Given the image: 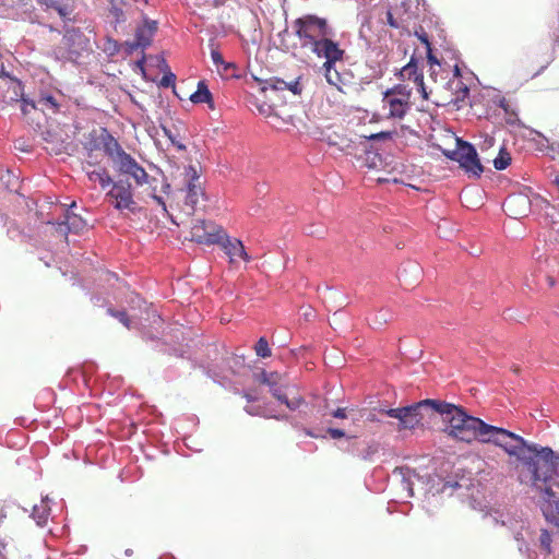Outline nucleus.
I'll list each match as a JSON object with an SVG mask.
<instances>
[{
    "label": "nucleus",
    "instance_id": "2eb2a0df",
    "mask_svg": "<svg viewBox=\"0 0 559 559\" xmlns=\"http://www.w3.org/2000/svg\"><path fill=\"white\" fill-rule=\"evenodd\" d=\"M225 254L229 259V263L235 264L238 260H242L243 262H249L251 260L250 255L247 253L245 246L241 240L237 238H230L225 231V237L222 239V242H218Z\"/></svg>",
    "mask_w": 559,
    "mask_h": 559
},
{
    "label": "nucleus",
    "instance_id": "6e6d98bb",
    "mask_svg": "<svg viewBox=\"0 0 559 559\" xmlns=\"http://www.w3.org/2000/svg\"><path fill=\"white\" fill-rule=\"evenodd\" d=\"M546 277H547V280L549 281V285H550V286H552V285H554V281H552V278H551L549 275H547Z\"/></svg>",
    "mask_w": 559,
    "mask_h": 559
},
{
    "label": "nucleus",
    "instance_id": "603ef678",
    "mask_svg": "<svg viewBox=\"0 0 559 559\" xmlns=\"http://www.w3.org/2000/svg\"><path fill=\"white\" fill-rule=\"evenodd\" d=\"M306 433H307L308 436L312 437V438H319V436H318V435H316V433L311 432L310 430H307V432H306Z\"/></svg>",
    "mask_w": 559,
    "mask_h": 559
},
{
    "label": "nucleus",
    "instance_id": "3c124183",
    "mask_svg": "<svg viewBox=\"0 0 559 559\" xmlns=\"http://www.w3.org/2000/svg\"><path fill=\"white\" fill-rule=\"evenodd\" d=\"M162 321L160 317L159 316H154L153 318V323H159Z\"/></svg>",
    "mask_w": 559,
    "mask_h": 559
},
{
    "label": "nucleus",
    "instance_id": "a211bd4d",
    "mask_svg": "<svg viewBox=\"0 0 559 559\" xmlns=\"http://www.w3.org/2000/svg\"><path fill=\"white\" fill-rule=\"evenodd\" d=\"M400 75L403 80L413 81L417 86L418 92L421 93L423 98H428V94L426 92L424 83V75L421 72L418 71V68L416 63H414L413 59L401 69Z\"/></svg>",
    "mask_w": 559,
    "mask_h": 559
},
{
    "label": "nucleus",
    "instance_id": "473e14b6",
    "mask_svg": "<svg viewBox=\"0 0 559 559\" xmlns=\"http://www.w3.org/2000/svg\"><path fill=\"white\" fill-rule=\"evenodd\" d=\"M37 106L41 110L50 109L52 112H55L58 109V104L56 99L50 95L40 97L37 102Z\"/></svg>",
    "mask_w": 559,
    "mask_h": 559
},
{
    "label": "nucleus",
    "instance_id": "4be33fe9",
    "mask_svg": "<svg viewBox=\"0 0 559 559\" xmlns=\"http://www.w3.org/2000/svg\"><path fill=\"white\" fill-rule=\"evenodd\" d=\"M189 99L193 104H207L210 109H215L213 95L204 81L198 83L197 91L190 95Z\"/></svg>",
    "mask_w": 559,
    "mask_h": 559
},
{
    "label": "nucleus",
    "instance_id": "9b49d317",
    "mask_svg": "<svg viewBox=\"0 0 559 559\" xmlns=\"http://www.w3.org/2000/svg\"><path fill=\"white\" fill-rule=\"evenodd\" d=\"M88 40L79 29H68L61 41L60 49L66 52L61 55L62 58L74 61L80 57L81 52L87 49Z\"/></svg>",
    "mask_w": 559,
    "mask_h": 559
},
{
    "label": "nucleus",
    "instance_id": "a19ab883",
    "mask_svg": "<svg viewBox=\"0 0 559 559\" xmlns=\"http://www.w3.org/2000/svg\"><path fill=\"white\" fill-rule=\"evenodd\" d=\"M307 234L310 236L321 237L324 234V228H323V226H319L317 228H313V226H310L307 229Z\"/></svg>",
    "mask_w": 559,
    "mask_h": 559
},
{
    "label": "nucleus",
    "instance_id": "20e7f679",
    "mask_svg": "<svg viewBox=\"0 0 559 559\" xmlns=\"http://www.w3.org/2000/svg\"><path fill=\"white\" fill-rule=\"evenodd\" d=\"M295 34L300 47L308 50L325 36H334L333 28L328 21L317 15L307 14L296 19L293 23Z\"/></svg>",
    "mask_w": 559,
    "mask_h": 559
},
{
    "label": "nucleus",
    "instance_id": "412c9836",
    "mask_svg": "<svg viewBox=\"0 0 559 559\" xmlns=\"http://www.w3.org/2000/svg\"><path fill=\"white\" fill-rule=\"evenodd\" d=\"M75 206V202H72L70 209L66 212V222L59 224L60 227L64 226L66 233H80L86 227L85 219L72 212V209Z\"/></svg>",
    "mask_w": 559,
    "mask_h": 559
},
{
    "label": "nucleus",
    "instance_id": "393cba45",
    "mask_svg": "<svg viewBox=\"0 0 559 559\" xmlns=\"http://www.w3.org/2000/svg\"><path fill=\"white\" fill-rule=\"evenodd\" d=\"M49 511L48 497L43 499L40 504L34 506L32 516L36 521L37 525L44 526L47 523Z\"/></svg>",
    "mask_w": 559,
    "mask_h": 559
},
{
    "label": "nucleus",
    "instance_id": "39448f33",
    "mask_svg": "<svg viewBox=\"0 0 559 559\" xmlns=\"http://www.w3.org/2000/svg\"><path fill=\"white\" fill-rule=\"evenodd\" d=\"M105 151L120 174L133 178L138 186L147 182L148 175L145 169L130 154L124 152L115 139L110 138L109 142L105 144Z\"/></svg>",
    "mask_w": 559,
    "mask_h": 559
},
{
    "label": "nucleus",
    "instance_id": "5fc2aeb1",
    "mask_svg": "<svg viewBox=\"0 0 559 559\" xmlns=\"http://www.w3.org/2000/svg\"><path fill=\"white\" fill-rule=\"evenodd\" d=\"M176 146L179 148V150H185L186 146L181 143H176Z\"/></svg>",
    "mask_w": 559,
    "mask_h": 559
},
{
    "label": "nucleus",
    "instance_id": "bf43d9fd",
    "mask_svg": "<svg viewBox=\"0 0 559 559\" xmlns=\"http://www.w3.org/2000/svg\"><path fill=\"white\" fill-rule=\"evenodd\" d=\"M165 133L168 135V139H170L174 142V140L171 139V135H169L167 131H165Z\"/></svg>",
    "mask_w": 559,
    "mask_h": 559
},
{
    "label": "nucleus",
    "instance_id": "a878e982",
    "mask_svg": "<svg viewBox=\"0 0 559 559\" xmlns=\"http://www.w3.org/2000/svg\"><path fill=\"white\" fill-rule=\"evenodd\" d=\"M86 174L90 181L98 182L103 189L114 183L108 173L103 168L93 169L91 171H87Z\"/></svg>",
    "mask_w": 559,
    "mask_h": 559
},
{
    "label": "nucleus",
    "instance_id": "c756f323",
    "mask_svg": "<svg viewBox=\"0 0 559 559\" xmlns=\"http://www.w3.org/2000/svg\"><path fill=\"white\" fill-rule=\"evenodd\" d=\"M47 8L55 9L61 17H67L70 14L68 5H63L60 0H38Z\"/></svg>",
    "mask_w": 559,
    "mask_h": 559
},
{
    "label": "nucleus",
    "instance_id": "7ed1b4c3",
    "mask_svg": "<svg viewBox=\"0 0 559 559\" xmlns=\"http://www.w3.org/2000/svg\"><path fill=\"white\" fill-rule=\"evenodd\" d=\"M253 380L260 384L266 385L270 393L290 411L298 409L305 400L299 394H293L296 385L290 383L287 373L278 371H265L253 373Z\"/></svg>",
    "mask_w": 559,
    "mask_h": 559
},
{
    "label": "nucleus",
    "instance_id": "6e6552de",
    "mask_svg": "<svg viewBox=\"0 0 559 559\" xmlns=\"http://www.w3.org/2000/svg\"><path fill=\"white\" fill-rule=\"evenodd\" d=\"M440 401L423 400L409 406L402 407L399 429H414L430 418L435 413L438 414Z\"/></svg>",
    "mask_w": 559,
    "mask_h": 559
},
{
    "label": "nucleus",
    "instance_id": "79ce46f5",
    "mask_svg": "<svg viewBox=\"0 0 559 559\" xmlns=\"http://www.w3.org/2000/svg\"><path fill=\"white\" fill-rule=\"evenodd\" d=\"M242 396L247 400L248 403L258 401V395L251 390H245L242 392Z\"/></svg>",
    "mask_w": 559,
    "mask_h": 559
},
{
    "label": "nucleus",
    "instance_id": "f704fd0d",
    "mask_svg": "<svg viewBox=\"0 0 559 559\" xmlns=\"http://www.w3.org/2000/svg\"><path fill=\"white\" fill-rule=\"evenodd\" d=\"M108 313L117 318L126 328L130 329V320L124 311H114L112 309H108Z\"/></svg>",
    "mask_w": 559,
    "mask_h": 559
},
{
    "label": "nucleus",
    "instance_id": "c9c22d12",
    "mask_svg": "<svg viewBox=\"0 0 559 559\" xmlns=\"http://www.w3.org/2000/svg\"><path fill=\"white\" fill-rule=\"evenodd\" d=\"M175 81H176V75L171 72H168L166 74L163 75L160 82H159V85L162 87H169V86H174L175 85Z\"/></svg>",
    "mask_w": 559,
    "mask_h": 559
},
{
    "label": "nucleus",
    "instance_id": "6ab92c4d",
    "mask_svg": "<svg viewBox=\"0 0 559 559\" xmlns=\"http://www.w3.org/2000/svg\"><path fill=\"white\" fill-rule=\"evenodd\" d=\"M423 274L421 266L414 261L406 262L399 271V278L405 285L416 284Z\"/></svg>",
    "mask_w": 559,
    "mask_h": 559
},
{
    "label": "nucleus",
    "instance_id": "4d7b16f0",
    "mask_svg": "<svg viewBox=\"0 0 559 559\" xmlns=\"http://www.w3.org/2000/svg\"><path fill=\"white\" fill-rule=\"evenodd\" d=\"M516 121V118H510V123H514Z\"/></svg>",
    "mask_w": 559,
    "mask_h": 559
},
{
    "label": "nucleus",
    "instance_id": "864d4df0",
    "mask_svg": "<svg viewBox=\"0 0 559 559\" xmlns=\"http://www.w3.org/2000/svg\"><path fill=\"white\" fill-rule=\"evenodd\" d=\"M454 74H455L456 76H459V75H460V69H459V67H457V66H455V68H454Z\"/></svg>",
    "mask_w": 559,
    "mask_h": 559
},
{
    "label": "nucleus",
    "instance_id": "7c9ffc66",
    "mask_svg": "<svg viewBox=\"0 0 559 559\" xmlns=\"http://www.w3.org/2000/svg\"><path fill=\"white\" fill-rule=\"evenodd\" d=\"M511 163V156L503 148L500 150L499 155L493 159V166L498 170L506 169Z\"/></svg>",
    "mask_w": 559,
    "mask_h": 559
},
{
    "label": "nucleus",
    "instance_id": "09e8293b",
    "mask_svg": "<svg viewBox=\"0 0 559 559\" xmlns=\"http://www.w3.org/2000/svg\"><path fill=\"white\" fill-rule=\"evenodd\" d=\"M419 39L425 43L427 45V47H429V41H428V38L426 35H418ZM430 50V48H428Z\"/></svg>",
    "mask_w": 559,
    "mask_h": 559
},
{
    "label": "nucleus",
    "instance_id": "37998d69",
    "mask_svg": "<svg viewBox=\"0 0 559 559\" xmlns=\"http://www.w3.org/2000/svg\"><path fill=\"white\" fill-rule=\"evenodd\" d=\"M38 106L35 105L33 102H27L26 99H23L22 111L24 115L28 114L31 109H35Z\"/></svg>",
    "mask_w": 559,
    "mask_h": 559
},
{
    "label": "nucleus",
    "instance_id": "9d476101",
    "mask_svg": "<svg viewBox=\"0 0 559 559\" xmlns=\"http://www.w3.org/2000/svg\"><path fill=\"white\" fill-rule=\"evenodd\" d=\"M224 237V228L212 221L197 219L191 227V240L200 245H216Z\"/></svg>",
    "mask_w": 559,
    "mask_h": 559
},
{
    "label": "nucleus",
    "instance_id": "49530a36",
    "mask_svg": "<svg viewBox=\"0 0 559 559\" xmlns=\"http://www.w3.org/2000/svg\"><path fill=\"white\" fill-rule=\"evenodd\" d=\"M386 20H388V24L392 27H399V24L396 23V21L393 19V15L390 11H388L386 13Z\"/></svg>",
    "mask_w": 559,
    "mask_h": 559
},
{
    "label": "nucleus",
    "instance_id": "4c0bfd02",
    "mask_svg": "<svg viewBox=\"0 0 559 559\" xmlns=\"http://www.w3.org/2000/svg\"><path fill=\"white\" fill-rule=\"evenodd\" d=\"M381 413L385 414L386 416L391 418H395L400 421L402 407L399 408H388V409H381Z\"/></svg>",
    "mask_w": 559,
    "mask_h": 559
},
{
    "label": "nucleus",
    "instance_id": "0eeeda50",
    "mask_svg": "<svg viewBox=\"0 0 559 559\" xmlns=\"http://www.w3.org/2000/svg\"><path fill=\"white\" fill-rule=\"evenodd\" d=\"M412 88L405 84H397L383 93V108L393 119H403L412 108Z\"/></svg>",
    "mask_w": 559,
    "mask_h": 559
},
{
    "label": "nucleus",
    "instance_id": "de8ad7c7",
    "mask_svg": "<svg viewBox=\"0 0 559 559\" xmlns=\"http://www.w3.org/2000/svg\"><path fill=\"white\" fill-rule=\"evenodd\" d=\"M153 199L156 201V203H157L158 205H160V206H162V209H163L164 211H166V203H165V201H164V199H163L162 197L153 195Z\"/></svg>",
    "mask_w": 559,
    "mask_h": 559
},
{
    "label": "nucleus",
    "instance_id": "13d9d810",
    "mask_svg": "<svg viewBox=\"0 0 559 559\" xmlns=\"http://www.w3.org/2000/svg\"><path fill=\"white\" fill-rule=\"evenodd\" d=\"M311 316L310 312H305V317L308 319Z\"/></svg>",
    "mask_w": 559,
    "mask_h": 559
},
{
    "label": "nucleus",
    "instance_id": "58836bf2",
    "mask_svg": "<svg viewBox=\"0 0 559 559\" xmlns=\"http://www.w3.org/2000/svg\"><path fill=\"white\" fill-rule=\"evenodd\" d=\"M110 13L114 16L116 23H120V22L124 21V15H123V12H122V10L120 8L114 5L110 9Z\"/></svg>",
    "mask_w": 559,
    "mask_h": 559
},
{
    "label": "nucleus",
    "instance_id": "bb28decb",
    "mask_svg": "<svg viewBox=\"0 0 559 559\" xmlns=\"http://www.w3.org/2000/svg\"><path fill=\"white\" fill-rule=\"evenodd\" d=\"M211 58H212L214 66L216 67V71L221 75H229V70L235 68L234 63L226 62L223 59V56L221 55V52L218 50L213 49L211 51Z\"/></svg>",
    "mask_w": 559,
    "mask_h": 559
},
{
    "label": "nucleus",
    "instance_id": "2f4dec72",
    "mask_svg": "<svg viewBox=\"0 0 559 559\" xmlns=\"http://www.w3.org/2000/svg\"><path fill=\"white\" fill-rule=\"evenodd\" d=\"M255 354L257 356L261 358H267L272 355L271 348L269 346V343L265 337H260L257 342L255 346Z\"/></svg>",
    "mask_w": 559,
    "mask_h": 559
},
{
    "label": "nucleus",
    "instance_id": "8fccbe9b",
    "mask_svg": "<svg viewBox=\"0 0 559 559\" xmlns=\"http://www.w3.org/2000/svg\"><path fill=\"white\" fill-rule=\"evenodd\" d=\"M428 59L432 63H438V60L432 55H430V53L428 55Z\"/></svg>",
    "mask_w": 559,
    "mask_h": 559
},
{
    "label": "nucleus",
    "instance_id": "cd10ccee",
    "mask_svg": "<svg viewBox=\"0 0 559 559\" xmlns=\"http://www.w3.org/2000/svg\"><path fill=\"white\" fill-rule=\"evenodd\" d=\"M514 538L518 542V549L520 552L525 554L528 551V545L525 542L526 539H533L532 533L528 527H525L524 524L521 526V531L514 534Z\"/></svg>",
    "mask_w": 559,
    "mask_h": 559
},
{
    "label": "nucleus",
    "instance_id": "e433bc0d",
    "mask_svg": "<svg viewBox=\"0 0 559 559\" xmlns=\"http://www.w3.org/2000/svg\"><path fill=\"white\" fill-rule=\"evenodd\" d=\"M535 261L537 264L538 272H544L549 266V260L547 257H544V254H538L535 257Z\"/></svg>",
    "mask_w": 559,
    "mask_h": 559
},
{
    "label": "nucleus",
    "instance_id": "aec40b11",
    "mask_svg": "<svg viewBox=\"0 0 559 559\" xmlns=\"http://www.w3.org/2000/svg\"><path fill=\"white\" fill-rule=\"evenodd\" d=\"M262 91H290L294 95H298L301 93V87L298 79L292 82H286L281 79H271L264 83Z\"/></svg>",
    "mask_w": 559,
    "mask_h": 559
},
{
    "label": "nucleus",
    "instance_id": "c03bdc74",
    "mask_svg": "<svg viewBox=\"0 0 559 559\" xmlns=\"http://www.w3.org/2000/svg\"><path fill=\"white\" fill-rule=\"evenodd\" d=\"M332 416L335 418H341V419L346 418L347 417L346 408H343V407L336 408L334 412H332Z\"/></svg>",
    "mask_w": 559,
    "mask_h": 559
},
{
    "label": "nucleus",
    "instance_id": "b1692460",
    "mask_svg": "<svg viewBox=\"0 0 559 559\" xmlns=\"http://www.w3.org/2000/svg\"><path fill=\"white\" fill-rule=\"evenodd\" d=\"M322 70L324 72L326 82L341 91L344 81L336 69V62H330V66L328 63H323Z\"/></svg>",
    "mask_w": 559,
    "mask_h": 559
},
{
    "label": "nucleus",
    "instance_id": "423d86ee",
    "mask_svg": "<svg viewBox=\"0 0 559 559\" xmlns=\"http://www.w3.org/2000/svg\"><path fill=\"white\" fill-rule=\"evenodd\" d=\"M185 182L183 211L187 215H193L206 200L200 175L194 166L185 167Z\"/></svg>",
    "mask_w": 559,
    "mask_h": 559
},
{
    "label": "nucleus",
    "instance_id": "f3484780",
    "mask_svg": "<svg viewBox=\"0 0 559 559\" xmlns=\"http://www.w3.org/2000/svg\"><path fill=\"white\" fill-rule=\"evenodd\" d=\"M503 210L514 218L526 216L531 211V200L525 194H512L504 201Z\"/></svg>",
    "mask_w": 559,
    "mask_h": 559
},
{
    "label": "nucleus",
    "instance_id": "f257e3e1",
    "mask_svg": "<svg viewBox=\"0 0 559 559\" xmlns=\"http://www.w3.org/2000/svg\"><path fill=\"white\" fill-rule=\"evenodd\" d=\"M438 414L448 423L447 432L449 436L467 443L478 441L501 448L523 464L527 472V478L532 475L538 477V475L546 474L551 469V459L557 454V450L528 444L519 435L471 416L462 407L454 404L440 401ZM521 477L522 481L526 480L524 475Z\"/></svg>",
    "mask_w": 559,
    "mask_h": 559
},
{
    "label": "nucleus",
    "instance_id": "72a5a7b5",
    "mask_svg": "<svg viewBox=\"0 0 559 559\" xmlns=\"http://www.w3.org/2000/svg\"><path fill=\"white\" fill-rule=\"evenodd\" d=\"M539 540H540L542 547L546 550V552L550 554L551 552V536L546 530L542 531Z\"/></svg>",
    "mask_w": 559,
    "mask_h": 559
},
{
    "label": "nucleus",
    "instance_id": "a18cd8bd",
    "mask_svg": "<svg viewBox=\"0 0 559 559\" xmlns=\"http://www.w3.org/2000/svg\"><path fill=\"white\" fill-rule=\"evenodd\" d=\"M535 272H532L530 276L525 277V285L530 288H532V285L535 284Z\"/></svg>",
    "mask_w": 559,
    "mask_h": 559
},
{
    "label": "nucleus",
    "instance_id": "1a4fd4ad",
    "mask_svg": "<svg viewBox=\"0 0 559 559\" xmlns=\"http://www.w3.org/2000/svg\"><path fill=\"white\" fill-rule=\"evenodd\" d=\"M443 154L474 177H480L484 171L475 147L461 139H456V148L443 151Z\"/></svg>",
    "mask_w": 559,
    "mask_h": 559
},
{
    "label": "nucleus",
    "instance_id": "4468645a",
    "mask_svg": "<svg viewBox=\"0 0 559 559\" xmlns=\"http://www.w3.org/2000/svg\"><path fill=\"white\" fill-rule=\"evenodd\" d=\"M156 31L157 22L145 17L143 25L135 31V40L126 43L128 52H133L139 48H147L152 44Z\"/></svg>",
    "mask_w": 559,
    "mask_h": 559
},
{
    "label": "nucleus",
    "instance_id": "5701e85b",
    "mask_svg": "<svg viewBox=\"0 0 559 559\" xmlns=\"http://www.w3.org/2000/svg\"><path fill=\"white\" fill-rule=\"evenodd\" d=\"M393 311L389 308H381L368 317V324L372 329H380L393 319Z\"/></svg>",
    "mask_w": 559,
    "mask_h": 559
},
{
    "label": "nucleus",
    "instance_id": "dca6fc26",
    "mask_svg": "<svg viewBox=\"0 0 559 559\" xmlns=\"http://www.w3.org/2000/svg\"><path fill=\"white\" fill-rule=\"evenodd\" d=\"M109 195L116 200L115 207L117 210L133 211L134 200L131 191V185L123 181L112 183Z\"/></svg>",
    "mask_w": 559,
    "mask_h": 559
},
{
    "label": "nucleus",
    "instance_id": "c85d7f7f",
    "mask_svg": "<svg viewBox=\"0 0 559 559\" xmlns=\"http://www.w3.org/2000/svg\"><path fill=\"white\" fill-rule=\"evenodd\" d=\"M245 412L251 416H261L265 418H275L277 420L285 419L286 416H278L267 411L266 408L257 405V406H246Z\"/></svg>",
    "mask_w": 559,
    "mask_h": 559
},
{
    "label": "nucleus",
    "instance_id": "f8f14e48",
    "mask_svg": "<svg viewBox=\"0 0 559 559\" xmlns=\"http://www.w3.org/2000/svg\"><path fill=\"white\" fill-rule=\"evenodd\" d=\"M334 36H325L308 50L317 58L324 59L323 63L342 61L345 51L340 47L338 43L333 39Z\"/></svg>",
    "mask_w": 559,
    "mask_h": 559
},
{
    "label": "nucleus",
    "instance_id": "ea45409f",
    "mask_svg": "<svg viewBox=\"0 0 559 559\" xmlns=\"http://www.w3.org/2000/svg\"><path fill=\"white\" fill-rule=\"evenodd\" d=\"M326 432L332 439H340L345 437V431L338 428H328Z\"/></svg>",
    "mask_w": 559,
    "mask_h": 559
},
{
    "label": "nucleus",
    "instance_id": "f03ea898",
    "mask_svg": "<svg viewBox=\"0 0 559 559\" xmlns=\"http://www.w3.org/2000/svg\"><path fill=\"white\" fill-rule=\"evenodd\" d=\"M550 465L551 469L546 474L532 475L525 481L542 495V511L546 520L559 527V480L554 477L559 469V445Z\"/></svg>",
    "mask_w": 559,
    "mask_h": 559
},
{
    "label": "nucleus",
    "instance_id": "ddd939ff",
    "mask_svg": "<svg viewBox=\"0 0 559 559\" xmlns=\"http://www.w3.org/2000/svg\"><path fill=\"white\" fill-rule=\"evenodd\" d=\"M392 479L405 491L404 498L414 497L415 486L424 485L425 483L423 476H419L414 469L407 466L396 467L392 473Z\"/></svg>",
    "mask_w": 559,
    "mask_h": 559
}]
</instances>
